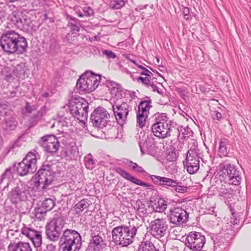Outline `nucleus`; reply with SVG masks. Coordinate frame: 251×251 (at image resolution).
Returning <instances> with one entry per match:
<instances>
[{"label": "nucleus", "mask_w": 251, "mask_h": 251, "mask_svg": "<svg viewBox=\"0 0 251 251\" xmlns=\"http://www.w3.org/2000/svg\"><path fill=\"white\" fill-rule=\"evenodd\" d=\"M220 176H223L226 179H228L229 184L226 181H222L221 179L215 178L216 188L219 192V195L226 198H230L233 193V190L228 188L229 184L238 185L240 184L241 178L240 173L236 167L231 164L228 160L223 161L219 165Z\"/></svg>", "instance_id": "1"}, {"label": "nucleus", "mask_w": 251, "mask_h": 251, "mask_svg": "<svg viewBox=\"0 0 251 251\" xmlns=\"http://www.w3.org/2000/svg\"><path fill=\"white\" fill-rule=\"evenodd\" d=\"M154 118L155 123L151 126V131L154 136L160 139L173 137V132H176L175 121L170 120L166 113H163L155 114Z\"/></svg>", "instance_id": "2"}, {"label": "nucleus", "mask_w": 251, "mask_h": 251, "mask_svg": "<svg viewBox=\"0 0 251 251\" xmlns=\"http://www.w3.org/2000/svg\"><path fill=\"white\" fill-rule=\"evenodd\" d=\"M137 228L134 226H126L114 227L112 231L113 241L117 245L127 247L133 241Z\"/></svg>", "instance_id": "3"}, {"label": "nucleus", "mask_w": 251, "mask_h": 251, "mask_svg": "<svg viewBox=\"0 0 251 251\" xmlns=\"http://www.w3.org/2000/svg\"><path fill=\"white\" fill-rule=\"evenodd\" d=\"M60 242L63 251H79L82 247V239L79 233L74 229H66Z\"/></svg>", "instance_id": "4"}, {"label": "nucleus", "mask_w": 251, "mask_h": 251, "mask_svg": "<svg viewBox=\"0 0 251 251\" xmlns=\"http://www.w3.org/2000/svg\"><path fill=\"white\" fill-rule=\"evenodd\" d=\"M101 76L92 72H86L77 80L76 88L80 93H90L96 89L100 82Z\"/></svg>", "instance_id": "5"}, {"label": "nucleus", "mask_w": 251, "mask_h": 251, "mask_svg": "<svg viewBox=\"0 0 251 251\" xmlns=\"http://www.w3.org/2000/svg\"><path fill=\"white\" fill-rule=\"evenodd\" d=\"M65 224V220L60 213L55 214L52 219L46 226L47 238L52 241H57Z\"/></svg>", "instance_id": "6"}, {"label": "nucleus", "mask_w": 251, "mask_h": 251, "mask_svg": "<svg viewBox=\"0 0 251 251\" xmlns=\"http://www.w3.org/2000/svg\"><path fill=\"white\" fill-rule=\"evenodd\" d=\"M90 121L93 126L98 129H107L113 126V122L110 120V114L106 110L102 107H98L92 113Z\"/></svg>", "instance_id": "7"}, {"label": "nucleus", "mask_w": 251, "mask_h": 251, "mask_svg": "<svg viewBox=\"0 0 251 251\" xmlns=\"http://www.w3.org/2000/svg\"><path fill=\"white\" fill-rule=\"evenodd\" d=\"M169 228L166 218H157L151 220L149 224V231L154 238L160 240L164 237Z\"/></svg>", "instance_id": "8"}, {"label": "nucleus", "mask_w": 251, "mask_h": 251, "mask_svg": "<svg viewBox=\"0 0 251 251\" xmlns=\"http://www.w3.org/2000/svg\"><path fill=\"white\" fill-rule=\"evenodd\" d=\"M37 154L32 152H29L22 161L18 163L17 172L21 176L28 174H32L37 169Z\"/></svg>", "instance_id": "9"}, {"label": "nucleus", "mask_w": 251, "mask_h": 251, "mask_svg": "<svg viewBox=\"0 0 251 251\" xmlns=\"http://www.w3.org/2000/svg\"><path fill=\"white\" fill-rule=\"evenodd\" d=\"M69 111L72 115L80 122H84L88 117V103L84 99L75 100L70 103Z\"/></svg>", "instance_id": "10"}, {"label": "nucleus", "mask_w": 251, "mask_h": 251, "mask_svg": "<svg viewBox=\"0 0 251 251\" xmlns=\"http://www.w3.org/2000/svg\"><path fill=\"white\" fill-rule=\"evenodd\" d=\"M0 46L8 54L16 52V31L14 30L5 31L0 38Z\"/></svg>", "instance_id": "11"}, {"label": "nucleus", "mask_w": 251, "mask_h": 251, "mask_svg": "<svg viewBox=\"0 0 251 251\" xmlns=\"http://www.w3.org/2000/svg\"><path fill=\"white\" fill-rule=\"evenodd\" d=\"M205 244V236L201 232H190L185 240V245L193 251H203Z\"/></svg>", "instance_id": "12"}, {"label": "nucleus", "mask_w": 251, "mask_h": 251, "mask_svg": "<svg viewBox=\"0 0 251 251\" xmlns=\"http://www.w3.org/2000/svg\"><path fill=\"white\" fill-rule=\"evenodd\" d=\"M184 165L186 167L187 170L190 174H194L197 172L200 168L199 157L198 151L196 149H190L186 153Z\"/></svg>", "instance_id": "13"}, {"label": "nucleus", "mask_w": 251, "mask_h": 251, "mask_svg": "<svg viewBox=\"0 0 251 251\" xmlns=\"http://www.w3.org/2000/svg\"><path fill=\"white\" fill-rule=\"evenodd\" d=\"M189 219V214L180 207H175L170 210V222L176 226H180L187 223Z\"/></svg>", "instance_id": "14"}, {"label": "nucleus", "mask_w": 251, "mask_h": 251, "mask_svg": "<svg viewBox=\"0 0 251 251\" xmlns=\"http://www.w3.org/2000/svg\"><path fill=\"white\" fill-rule=\"evenodd\" d=\"M39 143L46 151L51 154L56 152L59 146L57 139L53 135H48L43 137Z\"/></svg>", "instance_id": "15"}, {"label": "nucleus", "mask_w": 251, "mask_h": 251, "mask_svg": "<svg viewBox=\"0 0 251 251\" xmlns=\"http://www.w3.org/2000/svg\"><path fill=\"white\" fill-rule=\"evenodd\" d=\"M52 166L49 164H43L37 173L38 177L41 179H44V185L42 189H46V187L50 184L54 179L55 173Z\"/></svg>", "instance_id": "16"}, {"label": "nucleus", "mask_w": 251, "mask_h": 251, "mask_svg": "<svg viewBox=\"0 0 251 251\" xmlns=\"http://www.w3.org/2000/svg\"><path fill=\"white\" fill-rule=\"evenodd\" d=\"M112 107L117 122L120 125H123L125 123L128 115V104L126 102H123L121 104L115 103L113 105Z\"/></svg>", "instance_id": "17"}, {"label": "nucleus", "mask_w": 251, "mask_h": 251, "mask_svg": "<svg viewBox=\"0 0 251 251\" xmlns=\"http://www.w3.org/2000/svg\"><path fill=\"white\" fill-rule=\"evenodd\" d=\"M90 236L91 239L89 247L93 248L94 251H99L100 248L105 245L104 241V234L101 231H96L95 227L91 229Z\"/></svg>", "instance_id": "18"}, {"label": "nucleus", "mask_w": 251, "mask_h": 251, "mask_svg": "<svg viewBox=\"0 0 251 251\" xmlns=\"http://www.w3.org/2000/svg\"><path fill=\"white\" fill-rule=\"evenodd\" d=\"M21 232L30 239L35 247H39L41 246L42 238L40 231L25 227L21 228Z\"/></svg>", "instance_id": "19"}, {"label": "nucleus", "mask_w": 251, "mask_h": 251, "mask_svg": "<svg viewBox=\"0 0 251 251\" xmlns=\"http://www.w3.org/2000/svg\"><path fill=\"white\" fill-rule=\"evenodd\" d=\"M150 177L155 184L172 190L175 188L176 184H177V180L169 177L156 175H150Z\"/></svg>", "instance_id": "20"}, {"label": "nucleus", "mask_w": 251, "mask_h": 251, "mask_svg": "<svg viewBox=\"0 0 251 251\" xmlns=\"http://www.w3.org/2000/svg\"><path fill=\"white\" fill-rule=\"evenodd\" d=\"M116 172L119 174L124 178L131 182L137 185L145 187L147 189L153 190L154 189V187L152 184L144 182L140 179H138L135 177L130 175L127 171L123 170L121 168L118 167L116 169Z\"/></svg>", "instance_id": "21"}, {"label": "nucleus", "mask_w": 251, "mask_h": 251, "mask_svg": "<svg viewBox=\"0 0 251 251\" xmlns=\"http://www.w3.org/2000/svg\"><path fill=\"white\" fill-rule=\"evenodd\" d=\"M161 247L159 244H155L151 240L143 241L140 245L138 251H160Z\"/></svg>", "instance_id": "22"}, {"label": "nucleus", "mask_w": 251, "mask_h": 251, "mask_svg": "<svg viewBox=\"0 0 251 251\" xmlns=\"http://www.w3.org/2000/svg\"><path fill=\"white\" fill-rule=\"evenodd\" d=\"M14 111L8 102L0 103V119L1 117L14 115Z\"/></svg>", "instance_id": "23"}, {"label": "nucleus", "mask_w": 251, "mask_h": 251, "mask_svg": "<svg viewBox=\"0 0 251 251\" xmlns=\"http://www.w3.org/2000/svg\"><path fill=\"white\" fill-rule=\"evenodd\" d=\"M17 54L26 52L27 43L25 38L17 33Z\"/></svg>", "instance_id": "24"}, {"label": "nucleus", "mask_w": 251, "mask_h": 251, "mask_svg": "<svg viewBox=\"0 0 251 251\" xmlns=\"http://www.w3.org/2000/svg\"><path fill=\"white\" fill-rule=\"evenodd\" d=\"M15 121V113L14 114V115L9 116L8 117H6L2 122L3 128L6 130H14L16 128Z\"/></svg>", "instance_id": "25"}, {"label": "nucleus", "mask_w": 251, "mask_h": 251, "mask_svg": "<svg viewBox=\"0 0 251 251\" xmlns=\"http://www.w3.org/2000/svg\"><path fill=\"white\" fill-rule=\"evenodd\" d=\"M227 246V242H226L224 238L216 239L214 241V251H222Z\"/></svg>", "instance_id": "26"}, {"label": "nucleus", "mask_w": 251, "mask_h": 251, "mask_svg": "<svg viewBox=\"0 0 251 251\" xmlns=\"http://www.w3.org/2000/svg\"><path fill=\"white\" fill-rule=\"evenodd\" d=\"M151 100L141 101L138 106V112L145 114H148L149 111L151 107Z\"/></svg>", "instance_id": "27"}, {"label": "nucleus", "mask_w": 251, "mask_h": 251, "mask_svg": "<svg viewBox=\"0 0 251 251\" xmlns=\"http://www.w3.org/2000/svg\"><path fill=\"white\" fill-rule=\"evenodd\" d=\"M174 126L176 130V132H173V138L174 140H175L176 138H178L180 133L183 135L187 134V130L188 129L185 128L182 126H178L176 122H175V126Z\"/></svg>", "instance_id": "28"}, {"label": "nucleus", "mask_w": 251, "mask_h": 251, "mask_svg": "<svg viewBox=\"0 0 251 251\" xmlns=\"http://www.w3.org/2000/svg\"><path fill=\"white\" fill-rule=\"evenodd\" d=\"M55 206V203L51 199H46L42 202L41 207L46 211H50Z\"/></svg>", "instance_id": "29"}, {"label": "nucleus", "mask_w": 251, "mask_h": 251, "mask_svg": "<svg viewBox=\"0 0 251 251\" xmlns=\"http://www.w3.org/2000/svg\"><path fill=\"white\" fill-rule=\"evenodd\" d=\"M89 205V203L88 200L83 199L75 205V208L77 210V212H80L87 209Z\"/></svg>", "instance_id": "30"}, {"label": "nucleus", "mask_w": 251, "mask_h": 251, "mask_svg": "<svg viewBox=\"0 0 251 251\" xmlns=\"http://www.w3.org/2000/svg\"><path fill=\"white\" fill-rule=\"evenodd\" d=\"M148 114L140 113L138 112L137 115V124L140 127H143L145 126L146 119Z\"/></svg>", "instance_id": "31"}, {"label": "nucleus", "mask_w": 251, "mask_h": 251, "mask_svg": "<svg viewBox=\"0 0 251 251\" xmlns=\"http://www.w3.org/2000/svg\"><path fill=\"white\" fill-rule=\"evenodd\" d=\"M167 206V202L163 199H159L156 204V211L159 212L164 211Z\"/></svg>", "instance_id": "32"}, {"label": "nucleus", "mask_w": 251, "mask_h": 251, "mask_svg": "<svg viewBox=\"0 0 251 251\" xmlns=\"http://www.w3.org/2000/svg\"><path fill=\"white\" fill-rule=\"evenodd\" d=\"M47 211H46L42 207H38L35 208L34 216L36 219L39 220H43L45 219V217L46 215Z\"/></svg>", "instance_id": "33"}, {"label": "nucleus", "mask_w": 251, "mask_h": 251, "mask_svg": "<svg viewBox=\"0 0 251 251\" xmlns=\"http://www.w3.org/2000/svg\"><path fill=\"white\" fill-rule=\"evenodd\" d=\"M65 186L67 188V191H66V195H70L71 194H72L73 192L76 189V187L75 184V182L73 181H71L66 182L65 184Z\"/></svg>", "instance_id": "34"}, {"label": "nucleus", "mask_w": 251, "mask_h": 251, "mask_svg": "<svg viewBox=\"0 0 251 251\" xmlns=\"http://www.w3.org/2000/svg\"><path fill=\"white\" fill-rule=\"evenodd\" d=\"M17 251H31V250L28 243L19 242L17 244Z\"/></svg>", "instance_id": "35"}, {"label": "nucleus", "mask_w": 251, "mask_h": 251, "mask_svg": "<svg viewBox=\"0 0 251 251\" xmlns=\"http://www.w3.org/2000/svg\"><path fill=\"white\" fill-rule=\"evenodd\" d=\"M85 165L88 169H92L95 167V161L91 157L90 154H88V157L85 158Z\"/></svg>", "instance_id": "36"}, {"label": "nucleus", "mask_w": 251, "mask_h": 251, "mask_svg": "<svg viewBox=\"0 0 251 251\" xmlns=\"http://www.w3.org/2000/svg\"><path fill=\"white\" fill-rule=\"evenodd\" d=\"M126 0H116L110 4L111 7L114 9H119L122 8L125 4Z\"/></svg>", "instance_id": "37"}, {"label": "nucleus", "mask_w": 251, "mask_h": 251, "mask_svg": "<svg viewBox=\"0 0 251 251\" xmlns=\"http://www.w3.org/2000/svg\"><path fill=\"white\" fill-rule=\"evenodd\" d=\"M181 182L177 181V184H176L175 188H174L173 190L175 191L177 193H183L187 192L188 190V187L187 186H185L183 185H181Z\"/></svg>", "instance_id": "38"}, {"label": "nucleus", "mask_w": 251, "mask_h": 251, "mask_svg": "<svg viewBox=\"0 0 251 251\" xmlns=\"http://www.w3.org/2000/svg\"><path fill=\"white\" fill-rule=\"evenodd\" d=\"M219 151L224 156H226V155L227 154V146L225 142H220L219 147Z\"/></svg>", "instance_id": "39"}, {"label": "nucleus", "mask_w": 251, "mask_h": 251, "mask_svg": "<svg viewBox=\"0 0 251 251\" xmlns=\"http://www.w3.org/2000/svg\"><path fill=\"white\" fill-rule=\"evenodd\" d=\"M129 166L131 167L133 170L135 171L138 173L145 172V170L142 167L139 166L137 163H134L131 161H130L129 162Z\"/></svg>", "instance_id": "40"}, {"label": "nucleus", "mask_w": 251, "mask_h": 251, "mask_svg": "<svg viewBox=\"0 0 251 251\" xmlns=\"http://www.w3.org/2000/svg\"><path fill=\"white\" fill-rule=\"evenodd\" d=\"M151 79V77L146 76V77H142L140 76L136 78L137 81L141 82L143 85H145L147 86H149V84L151 82L150 79Z\"/></svg>", "instance_id": "41"}, {"label": "nucleus", "mask_w": 251, "mask_h": 251, "mask_svg": "<svg viewBox=\"0 0 251 251\" xmlns=\"http://www.w3.org/2000/svg\"><path fill=\"white\" fill-rule=\"evenodd\" d=\"M11 170V168H7L5 171V172L2 175L1 177L0 178V184H1L3 179L6 177L9 178L11 176H12V177L13 176Z\"/></svg>", "instance_id": "42"}, {"label": "nucleus", "mask_w": 251, "mask_h": 251, "mask_svg": "<svg viewBox=\"0 0 251 251\" xmlns=\"http://www.w3.org/2000/svg\"><path fill=\"white\" fill-rule=\"evenodd\" d=\"M137 212L142 217H145L147 215V211L145 204L141 203V205H139L137 208Z\"/></svg>", "instance_id": "43"}, {"label": "nucleus", "mask_w": 251, "mask_h": 251, "mask_svg": "<svg viewBox=\"0 0 251 251\" xmlns=\"http://www.w3.org/2000/svg\"><path fill=\"white\" fill-rule=\"evenodd\" d=\"M8 198L10 200L11 202L16 204V188H13L8 193Z\"/></svg>", "instance_id": "44"}, {"label": "nucleus", "mask_w": 251, "mask_h": 251, "mask_svg": "<svg viewBox=\"0 0 251 251\" xmlns=\"http://www.w3.org/2000/svg\"><path fill=\"white\" fill-rule=\"evenodd\" d=\"M102 53L105 55L108 58L113 59L116 57V54L111 50H104L102 51Z\"/></svg>", "instance_id": "45"}, {"label": "nucleus", "mask_w": 251, "mask_h": 251, "mask_svg": "<svg viewBox=\"0 0 251 251\" xmlns=\"http://www.w3.org/2000/svg\"><path fill=\"white\" fill-rule=\"evenodd\" d=\"M83 12L85 16L90 17L94 14V10L90 7L84 8Z\"/></svg>", "instance_id": "46"}, {"label": "nucleus", "mask_w": 251, "mask_h": 251, "mask_svg": "<svg viewBox=\"0 0 251 251\" xmlns=\"http://www.w3.org/2000/svg\"><path fill=\"white\" fill-rule=\"evenodd\" d=\"M177 91L179 95L183 99H184L185 97L187 96L189 93V92L186 89L178 88Z\"/></svg>", "instance_id": "47"}, {"label": "nucleus", "mask_w": 251, "mask_h": 251, "mask_svg": "<svg viewBox=\"0 0 251 251\" xmlns=\"http://www.w3.org/2000/svg\"><path fill=\"white\" fill-rule=\"evenodd\" d=\"M25 108L26 111L28 113H31L32 111L35 110L37 108L36 106L33 105L32 106L30 105V104L28 102H26Z\"/></svg>", "instance_id": "48"}, {"label": "nucleus", "mask_w": 251, "mask_h": 251, "mask_svg": "<svg viewBox=\"0 0 251 251\" xmlns=\"http://www.w3.org/2000/svg\"><path fill=\"white\" fill-rule=\"evenodd\" d=\"M110 84V85L111 86L113 87V91H114V90H115V86H116V89H117V92L120 91L121 86L118 84H117L116 83H115L114 82H112V81L109 82V81H107V83H106V85H107L108 87H109Z\"/></svg>", "instance_id": "49"}, {"label": "nucleus", "mask_w": 251, "mask_h": 251, "mask_svg": "<svg viewBox=\"0 0 251 251\" xmlns=\"http://www.w3.org/2000/svg\"><path fill=\"white\" fill-rule=\"evenodd\" d=\"M56 249L55 246L53 244H48L45 249L42 251H55Z\"/></svg>", "instance_id": "50"}, {"label": "nucleus", "mask_w": 251, "mask_h": 251, "mask_svg": "<svg viewBox=\"0 0 251 251\" xmlns=\"http://www.w3.org/2000/svg\"><path fill=\"white\" fill-rule=\"evenodd\" d=\"M222 114L218 111H214L212 114V117L214 120L219 121L222 118Z\"/></svg>", "instance_id": "51"}, {"label": "nucleus", "mask_w": 251, "mask_h": 251, "mask_svg": "<svg viewBox=\"0 0 251 251\" xmlns=\"http://www.w3.org/2000/svg\"><path fill=\"white\" fill-rule=\"evenodd\" d=\"M46 107L44 106L41 108V109L38 112L36 116L34 115L33 117L35 118H37V117H39L40 118L42 116V115L46 112Z\"/></svg>", "instance_id": "52"}, {"label": "nucleus", "mask_w": 251, "mask_h": 251, "mask_svg": "<svg viewBox=\"0 0 251 251\" xmlns=\"http://www.w3.org/2000/svg\"><path fill=\"white\" fill-rule=\"evenodd\" d=\"M189 12L190 11L188 8L184 7L183 9V13L184 15V17L186 20H189L190 19L189 16Z\"/></svg>", "instance_id": "53"}, {"label": "nucleus", "mask_w": 251, "mask_h": 251, "mask_svg": "<svg viewBox=\"0 0 251 251\" xmlns=\"http://www.w3.org/2000/svg\"><path fill=\"white\" fill-rule=\"evenodd\" d=\"M141 75H146V76L151 77V75H152V74L147 68H145L143 69V71L140 73Z\"/></svg>", "instance_id": "54"}, {"label": "nucleus", "mask_w": 251, "mask_h": 251, "mask_svg": "<svg viewBox=\"0 0 251 251\" xmlns=\"http://www.w3.org/2000/svg\"><path fill=\"white\" fill-rule=\"evenodd\" d=\"M7 251H16V244L11 243L8 247Z\"/></svg>", "instance_id": "55"}, {"label": "nucleus", "mask_w": 251, "mask_h": 251, "mask_svg": "<svg viewBox=\"0 0 251 251\" xmlns=\"http://www.w3.org/2000/svg\"><path fill=\"white\" fill-rule=\"evenodd\" d=\"M15 231H14L13 229H9L7 232V236L9 239H11L12 237L15 235Z\"/></svg>", "instance_id": "56"}, {"label": "nucleus", "mask_w": 251, "mask_h": 251, "mask_svg": "<svg viewBox=\"0 0 251 251\" xmlns=\"http://www.w3.org/2000/svg\"><path fill=\"white\" fill-rule=\"evenodd\" d=\"M44 179H41L40 177L38 180L34 181V187L38 188L41 183H44Z\"/></svg>", "instance_id": "57"}, {"label": "nucleus", "mask_w": 251, "mask_h": 251, "mask_svg": "<svg viewBox=\"0 0 251 251\" xmlns=\"http://www.w3.org/2000/svg\"><path fill=\"white\" fill-rule=\"evenodd\" d=\"M70 26H71V29L73 31H79V27L74 24L71 23Z\"/></svg>", "instance_id": "58"}, {"label": "nucleus", "mask_w": 251, "mask_h": 251, "mask_svg": "<svg viewBox=\"0 0 251 251\" xmlns=\"http://www.w3.org/2000/svg\"><path fill=\"white\" fill-rule=\"evenodd\" d=\"M148 87H151V89H152V90L153 91H157L158 92V88L157 87H156L154 84H153L152 83H150L149 84V86H148Z\"/></svg>", "instance_id": "59"}, {"label": "nucleus", "mask_w": 251, "mask_h": 251, "mask_svg": "<svg viewBox=\"0 0 251 251\" xmlns=\"http://www.w3.org/2000/svg\"><path fill=\"white\" fill-rule=\"evenodd\" d=\"M16 144V141H15L13 143H12L11 145L10 144L8 146V150L7 152V153H8L10 152L11 150H13L14 149V146Z\"/></svg>", "instance_id": "60"}, {"label": "nucleus", "mask_w": 251, "mask_h": 251, "mask_svg": "<svg viewBox=\"0 0 251 251\" xmlns=\"http://www.w3.org/2000/svg\"><path fill=\"white\" fill-rule=\"evenodd\" d=\"M171 156L168 158V159L170 161L175 160L176 158L175 152H172Z\"/></svg>", "instance_id": "61"}, {"label": "nucleus", "mask_w": 251, "mask_h": 251, "mask_svg": "<svg viewBox=\"0 0 251 251\" xmlns=\"http://www.w3.org/2000/svg\"><path fill=\"white\" fill-rule=\"evenodd\" d=\"M138 144H139V147H140V151H141V152L142 154H144L145 153V152L143 151V147H142L141 143L140 142H139Z\"/></svg>", "instance_id": "62"}, {"label": "nucleus", "mask_w": 251, "mask_h": 251, "mask_svg": "<svg viewBox=\"0 0 251 251\" xmlns=\"http://www.w3.org/2000/svg\"><path fill=\"white\" fill-rule=\"evenodd\" d=\"M136 65H137V66L138 68H139L141 69H142V70H143V69H145V67H143V66H142V65H138V64H136Z\"/></svg>", "instance_id": "63"}, {"label": "nucleus", "mask_w": 251, "mask_h": 251, "mask_svg": "<svg viewBox=\"0 0 251 251\" xmlns=\"http://www.w3.org/2000/svg\"><path fill=\"white\" fill-rule=\"evenodd\" d=\"M49 94L48 93L46 92V93H44L43 95V96L45 97V98H47L49 96Z\"/></svg>", "instance_id": "64"}]
</instances>
